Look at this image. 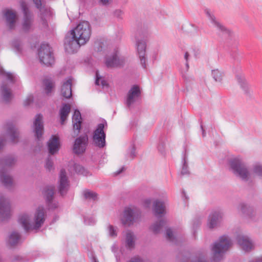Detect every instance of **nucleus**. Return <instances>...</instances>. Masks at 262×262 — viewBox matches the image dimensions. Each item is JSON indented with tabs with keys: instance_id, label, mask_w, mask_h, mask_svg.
Instances as JSON below:
<instances>
[{
	"instance_id": "nucleus-30",
	"label": "nucleus",
	"mask_w": 262,
	"mask_h": 262,
	"mask_svg": "<svg viewBox=\"0 0 262 262\" xmlns=\"http://www.w3.org/2000/svg\"><path fill=\"white\" fill-rule=\"evenodd\" d=\"M72 80L71 79H68L64 82L62 86L61 90V95L66 98H69L72 96Z\"/></svg>"
},
{
	"instance_id": "nucleus-45",
	"label": "nucleus",
	"mask_w": 262,
	"mask_h": 262,
	"mask_svg": "<svg viewBox=\"0 0 262 262\" xmlns=\"http://www.w3.org/2000/svg\"><path fill=\"white\" fill-rule=\"evenodd\" d=\"M33 101V97L32 95L27 96L24 102V104L26 106L30 105Z\"/></svg>"
},
{
	"instance_id": "nucleus-20",
	"label": "nucleus",
	"mask_w": 262,
	"mask_h": 262,
	"mask_svg": "<svg viewBox=\"0 0 262 262\" xmlns=\"http://www.w3.org/2000/svg\"><path fill=\"white\" fill-rule=\"evenodd\" d=\"M33 131L38 140L42 139V135L43 133V126L42 124V116L37 114L33 123Z\"/></svg>"
},
{
	"instance_id": "nucleus-64",
	"label": "nucleus",
	"mask_w": 262,
	"mask_h": 262,
	"mask_svg": "<svg viewBox=\"0 0 262 262\" xmlns=\"http://www.w3.org/2000/svg\"><path fill=\"white\" fill-rule=\"evenodd\" d=\"M94 222H95L94 220H93V219H92V224L94 223Z\"/></svg>"
},
{
	"instance_id": "nucleus-56",
	"label": "nucleus",
	"mask_w": 262,
	"mask_h": 262,
	"mask_svg": "<svg viewBox=\"0 0 262 262\" xmlns=\"http://www.w3.org/2000/svg\"><path fill=\"white\" fill-rule=\"evenodd\" d=\"M189 57V54L187 52H186L184 55V58H185L186 61H188Z\"/></svg>"
},
{
	"instance_id": "nucleus-15",
	"label": "nucleus",
	"mask_w": 262,
	"mask_h": 262,
	"mask_svg": "<svg viewBox=\"0 0 262 262\" xmlns=\"http://www.w3.org/2000/svg\"><path fill=\"white\" fill-rule=\"evenodd\" d=\"M42 194L50 208L55 209L58 207V202H53L54 195L53 187H46L42 191Z\"/></svg>"
},
{
	"instance_id": "nucleus-62",
	"label": "nucleus",
	"mask_w": 262,
	"mask_h": 262,
	"mask_svg": "<svg viewBox=\"0 0 262 262\" xmlns=\"http://www.w3.org/2000/svg\"><path fill=\"white\" fill-rule=\"evenodd\" d=\"M133 214H134V213H133V209H132V222H133V220H134V218H133Z\"/></svg>"
},
{
	"instance_id": "nucleus-38",
	"label": "nucleus",
	"mask_w": 262,
	"mask_h": 262,
	"mask_svg": "<svg viewBox=\"0 0 262 262\" xmlns=\"http://www.w3.org/2000/svg\"><path fill=\"white\" fill-rule=\"evenodd\" d=\"M95 84L98 85H101L102 88L107 87L108 84L107 82L99 75L98 72H96V79Z\"/></svg>"
},
{
	"instance_id": "nucleus-10",
	"label": "nucleus",
	"mask_w": 262,
	"mask_h": 262,
	"mask_svg": "<svg viewBox=\"0 0 262 262\" xmlns=\"http://www.w3.org/2000/svg\"><path fill=\"white\" fill-rule=\"evenodd\" d=\"M75 36L71 34L70 32L68 34L64 39V48L69 53H74L76 52L81 45H84L81 43Z\"/></svg>"
},
{
	"instance_id": "nucleus-37",
	"label": "nucleus",
	"mask_w": 262,
	"mask_h": 262,
	"mask_svg": "<svg viewBox=\"0 0 262 262\" xmlns=\"http://www.w3.org/2000/svg\"><path fill=\"white\" fill-rule=\"evenodd\" d=\"M43 83L45 85V90L46 91V93L47 95H49L53 89L54 86V84L53 81L51 79H45L43 81Z\"/></svg>"
},
{
	"instance_id": "nucleus-1",
	"label": "nucleus",
	"mask_w": 262,
	"mask_h": 262,
	"mask_svg": "<svg viewBox=\"0 0 262 262\" xmlns=\"http://www.w3.org/2000/svg\"><path fill=\"white\" fill-rule=\"evenodd\" d=\"M19 222L26 231L37 229L41 227L45 221V211L42 206L38 207L35 212L34 223L30 220V216L27 213H22L19 217Z\"/></svg>"
},
{
	"instance_id": "nucleus-23",
	"label": "nucleus",
	"mask_w": 262,
	"mask_h": 262,
	"mask_svg": "<svg viewBox=\"0 0 262 262\" xmlns=\"http://www.w3.org/2000/svg\"><path fill=\"white\" fill-rule=\"evenodd\" d=\"M4 15L6 18L7 26L10 29L15 28L16 15V13L10 10H6L4 11Z\"/></svg>"
},
{
	"instance_id": "nucleus-51",
	"label": "nucleus",
	"mask_w": 262,
	"mask_h": 262,
	"mask_svg": "<svg viewBox=\"0 0 262 262\" xmlns=\"http://www.w3.org/2000/svg\"><path fill=\"white\" fill-rule=\"evenodd\" d=\"M125 167L124 166L122 167L119 170L116 171L114 172V174L115 176H117L121 173L123 171L125 170Z\"/></svg>"
},
{
	"instance_id": "nucleus-34",
	"label": "nucleus",
	"mask_w": 262,
	"mask_h": 262,
	"mask_svg": "<svg viewBox=\"0 0 262 262\" xmlns=\"http://www.w3.org/2000/svg\"><path fill=\"white\" fill-rule=\"evenodd\" d=\"M82 194L84 199L89 201H95L98 199L97 193L89 189L84 190Z\"/></svg>"
},
{
	"instance_id": "nucleus-53",
	"label": "nucleus",
	"mask_w": 262,
	"mask_h": 262,
	"mask_svg": "<svg viewBox=\"0 0 262 262\" xmlns=\"http://www.w3.org/2000/svg\"><path fill=\"white\" fill-rule=\"evenodd\" d=\"M194 262H207V261L203 257H199L195 260Z\"/></svg>"
},
{
	"instance_id": "nucleus-52",
	"label": "nucleus",
	"mask_w": 262,
	"mask_h": 262,
	"mask_svg": "<svg viewBox=\"0 0 262 262\" xmlns=\"http://www.w3.org/2000/svg\"><path fill=\"white\" fill-rule=\"evenodd\" d=\"M132 262H143V260L138 256L134 257L132 258Z\"/></svg>"
},
{
	"instance_id": "nucleus-17",
	"label": "nucleus",
	"mask_w": 262,
	"mask_h": 262,
	"mask_svg": "<svg viewBox=\"0 0 262 262\" xmlns=\"http://www.w3.org/2000/svg\"><path fill=\"white\" fill-rule=\"evenodd\" d=\"M236 241L240 247L245 251H249L254 247L253 244L249 237L243 234H239L237 236Z\"/></svg>"
},
{
	"instance_id": "nucleus-58",
	"label": "nucleus",
	"mask_w": 262,
	"mask_h": 262,
	"mask_svg": "<svg viewBox=\"0 0 262 262\" xmlns=\"http://www.w3.org/2000/svg\"><path fill=\"white\" fill-rule=\"evenodd\" d=\"M185 66L186 71H188L189 69V64L188 61H186Z\"/></svg>"
},
{
	"instance_id": "nucleus-35",
	"label": "nucleus",
	"mask_w": 262,
	"mask_h": 262,
	"mask_svg": "<svg viewBox=\"0 0 262 262\" xmlns=\"http://www.w3.org/2000/svg\"><path fill=\"white\" fill-rule=\"evenodd\" d=\"M211 74L214 80L218 82H222L224 76V73L219 69L212 70Z\"/></svg>"
},
{
	"instance_id": "nucleus-59",
	"label": "nucleus",
	"mask_w": 262,
	"mask_h": 262,
	"mask_svg": "<svg viewBox=\"0 0 262 262\" xmlns=\"http://www.w3.org/2000/svg\"><path fill=\"white\" fill-rule=\"evenodd\" d=\"M20 257L19 256H15L14 257L15 260H19V259H20Z\"/></svg>"
},
{
	"instance_id": "nucleus-18",
	"label": "nucleus",
	"mask_w": 262,
	"mask_h": 262,
	"mask_svg": "<svg viewBox=\"0 0 262 262\" xmlns=\"http://www.w3.org/2000/svg\"><path fill=\"white\" fill-rule=\"evenodd\" d=\"M0 181L7 189L9 190L14 189L16 185L13 177L3 169L0 171Z\"/></svg>"
},
{
	"instance_id": "nucleus-61",
	"label": "nucleus",
	"mask_w": 262,
	"mask_h": 262,
	"mask_svg": "<svg viewBox=\"0 0 262 262\" xmlns=\"http://www.w3.org/2000/svg\"><path fill=\"white\" fill-rule=\"evenodd\" d=\"M84 221H85V223H86V224H89V225H90V224H91V223H90L88 222V221H87V220H86V219H85V220H84Z\"/></svg>"
},
{
	"instance_id": "nucleus-28",
	"label": "nucleus",
	"mask_w": 262,
	"mask_h": 262,
	"mask_svg": "<svg viewBox=\"0 0 262 262\" xmlns=\"http://www.w3.org/2000/svg\"><path fill=\"white\" fill-rule=\"evenodd\" d=\"M20 242V235L19 233L13 231L8 236L7 244L10 248L17 246Z\"/></svg>"
},
{
	"instance_id": "nucleus-2",
	"label": "nucleus",
	"mask_w": 262,
	"mask_h": 262,
	"mask_svg": "<svg viewBox=\"0 0 262 262\" xmlns=\"http://www.w3.org/2000/svg\"><path fill=\"white\" fill-rule=\"evenodd\" d=\"M121 226L124 228L122 232V242L126 248H131V230L128 228L131 225V207H125L119 216Z\"/></svg>"
},
{
	"instance_id": "nucleus-22",
	"label": "nucleus",
	"mask_w": 262,
	"mask_h": 262,
	"mask_svg": "<svg viewBox=\"0 0 262 262\" xmlns=\"http://www.w3.org/2000/svg\"><path fill=\"white\" fill-rule=\"evenodd\" d=\"M208 16L211 21L212 25L216 28L220 34H229L230 31L228 30L224 26L219 22L215 16L211 13L207 12Z\"/></svg>"
},
{
	"instance_id": "nucleus-4",
	"label": "nucleus",
	"mask_w": 262,
	"mask_h": 262,
	"mask_svg": "<svg viewBox=\"0 0 262 262\" xmlns=\"http://www.w3.org/2000/svg\"><path fill=\"white\" fill-rule=\"evenodd\" d=\"M231 244V241L229 237L226 235L221 236L212 247L214 260L216 261L220 260Z\"/></svg>"
},
{
	"instance_id": "nucleus-42",
	"label": "nucleus",
	"mask_w": 262,
	"mask_h": 262,
	"mask_svg": "<svg viewBox=\"0 0 262 262\" xmlns=\"http://www.w3.org/2000/svg\"><path fill=\"white\" fill-rule=\"evenodd\" d=\"M238 211L242 214H248L251 209L245 204H240L237 207Z\"/></svg>"
},
{
	"instance_id": "nucleus-3",
	"label": "nucleus",
	"mask_w": 262,
	"mask_h": 262,
	"mask_svg": "<svg viewBox=\"0 0 262 262\" xmlns=\"http://www.w3.org/2000/svg\"><path fill=\"white\" fill-rule=\"evenodd\" d=\"M0 74L4 78V81L0 88V96L3 101L9 103L12 100L13 95L9 86L5 81H8L13 84L15 82L16 77L14 74L6 72L2 68H0Z\"/></svg>"
},
{
	"instance_id": "nucleus-31",
	"label": "nucleus",
	"mask_w": 262,
	"mask_h": 262,
	"mask_svg": "<svg viewBox=\"0 0 262 262\" xmlns=\"http://www.w3.org/2000/svg\"><path fill=\"white\" fill-rule=\"evenodd\" d=\"M168 220L166 217L161 218L151 226L150 229L154 233H158L160 232L162 228L166 224Z\"/></svg>"
},
{
	"instance_id": "nucleus-44",
	"label": "nucleus",
	"mask_w": 262,
	"mask_h": 262,
	"mask_svg": "<svg viewBox=\"0 0 262 262\" xmlns=\"http://www.w3.org/2000/svg\"><path fill=\"white\" fill-rule=\"evenodd\" d=\"M253 172L258 176L262 177V165L256 164L253 167Z\"/></svg>"
},
{
	"instance_id": "nucleus-32",
	"label": "nucleus",
	"mask_w": 262,
	"mask_h": 262,
	"mask_svg": "<svg viewBox=\"0 0 262 262\" xmlns=\"http://www.w3.org/2000/svg\"><path fill=\"white\" fill-rule=\"evenodd\" d=\"M71 111V106L68 104H63L60 110V117L61 124H63L67 119Z\"/></svg>"
},
{
	"instance_id": "nucleus-39",
	"label": "nucleus",
	"mask_w": 262,
	"mask_h": 262,
	"mask_svg": "<svg viewBox=\"0 0 262 262\" xmlns=\"http://www.w3.org/2000/svg\"><path fill=\"white\" fill-rule=\"evenodd\" d=\"M107 232L110 237L115 238L117 236V228L112 225H109L107 227Z\"/></svg>"
},
{
	"instance_id": "nucleus-26",
	"label": "nucleus",
	"mask_w": 262,
	"mask_h": 262,
	"mask_svg": "<svg viewBox=\"0 0 262 262\" xmlns=\"http://www.w3.org/2000/svg\"><path fill=\"white\" fill-rule=\"evenodd\" d=\"M59 141L58 137L53 136L48 142V147L49 153L54 155L59 149Z\"/></svg>"
},
{
	"instance_id": "nucleus-41",
	"label": "nucleus",
	"mask_w": 262,
	"mask_h": 262,
	"mask_svg": "<svg viewBox=\"0 0 262 262\" xmlns=\"http://www.w3.org/2000/svg\"><path fill=\"white\" fill-rule=\"evenodd\" d=\"M73 168L75 172L77 174L84 175L86 173L84 167L79 164L76 163L74 164L73 165Z\"/></svg>"
},
{
	"instance_id": "nucleus-47",
	"label": "nucleus",
	"mask_w": 262,
	"mask_h": 262,
	"mask_svg": "<svg viewBox=\"0 0 262 262\" xmlns=\"http://www.w3.org/2000/svg\"><path fill=\"white\" fill-rule=\"evenodd\" d=\"M126 104L128 107L131 104V90H129L127 93Z\"/></svg>"
},
{
	"instance_id": "nucleus-48",
	"label": "nucleus",
	"mask_w": 262,
	"mask_h": 262,
	"mask_svg": "<svg viewBox=\"0 0 262 262\" xmlns=\"http://www.w3.org/2000/svg\"><path fill=\"white\" fill-rule=\"evenodd\" d=\"M181 173L182 174H187L188 173V170L187 169V165L186 164V161L184 162L183 166L182 169Z\"/></svg>"
},
{
	"instance_id": "nucleus-40",
	"label": "nucleus",
	"mask_w": 262,
	"mask_h": 262,
	"mask_svg": "<svg viewBox=\"0 0 262 262\" xmlns=\"http://www.w3.org/2000/svg\"><path fill=\"white\" fill-rule=\"evenodd\" d=\"M12 46L15 52L20 53L23 50V43L19 40H14L12 42Z\"/></svg>"
},
{
	"instance_id": "nucleus-29",
	"label": "nucleus",
	"mask_w": 262,
	"mask_h": 262,
	"mask_svg": "<svg viewBox=\"0 0 262 262\" xmlns=\"http://www.w3.org/2000/svg\"><path fill=\"white\" fill-rule=\"evenodd\" d=\"M141 90L137 85H132V105L140 104L141 102Z\"/></svg>"
},
{
	"instance_id": "nucleus-43",
	"label": "nucleus",
	"mask_w": 262,
	"mask_h": 262,
	"mask_svg": "<svg viewBox=\"0 0 262 262\" xmlns=\"http://www.w3.org/2000/svg\"><path fill=\"white\" fill-rule=\"evenodd\" d=\"M166 238L171 242H175V236L173 231L170 228H168L166 230Z\"/></svg>"
},
{
	"instance_id": "nucleus-21",
	"label": "nucleus",
	"mask_w": 262,
	"mask_h": 262,
	"mask_svg": "<svg viewBox=\"0 0 262 262\" xmlns=\"http://www.w3.org/2000/svg\"><path fill=\"white\" fill-rule=\"evenodd\" d=\"M124 62V58L118 56V53L116 52L112 56L106 58L105 64L108 68H114L121 66Z\"/></svg>"
},
{
	"instance_id": "nucleus-14",
	"label": "nucleus",
	"mask_w": 262,
	"mask_h": 262,
	"mask_svg": "<svg viewBox=\"0 0 262 262\" xmlns=\"http://www.w3.org/2000/svg\"><path fill=\"white\" fill-rule=\"evenodd\" d=\"M69 188V181L64 169H61L58 181V191L61 195L66 194Z\"/></svg>"
},
{
	"instance_id": "nucleus-9",
	"label": "nucleus",
	"mask_w": 262,
	"mask_h": 262,
	"mask_svg": "<svg viewBox=\"0 0 262 262\" xmlns=\"http://www.w3.org/2000/svg\"><path fill=\"white\" fill-rule=\"evenodd\" d=\"M38 56L40 62L46 65H52L54 61L51 48L48 44H41L38 49Z\"/></svg>"
},
{
	"instance_id": "nucleus-60",
	"label": "nucleus",
	"mask_w": 262,
	"mask_h": 262,
	"mask_svg": "<svg viewBox=\"0 0 262 262\" xmlns=\"http://www.w3.org/2000/svg\"><path fill=\"white\" fill-rule=\"evenodd\" d=\"M201 128H202V129L203 136L204 137L205 136V130H204L202 126H201Z\"/></svg>"
},
{
	"instance_id": "nucleus-63",
	"label": "nucleus",
	"mask_w": 262,
	"mask_h": 262,
	"mask_svg": "<svg viewBox=\"0 0 262 262\" xmlns=\"http://www.w3.org/2000/svg\"><path fill=\"white\" fill-rule=\"evenodd\" d=\"M112 248V251H114V250H115V246H113Z\"/></svg>"
},
{
	"instance_id": "nucleus-24",
	"label": "nucleus",
	"mask_w": 262,
	"mask_h": 262,
	"mask_svg": "<svg viewBox=\"0 0 262 262\" xmlns=\"http://www.w3.org/2000/svg\"><path fill=\"white\" fill-rule=\"evenodd\" d=\"M222 217V213L219 211L211 213L208 217L207 226L210 229L215 227L220 219Z\"/></svg>"
},
{
	"instance_id": "nucleus-19",
	"label": "nucleus",
	"mask_w": 262,
	"mask_h": 262,
	"mask_svg": "<svg viewBox=\"0 0 262 262\" xmlns=\"http://www.w3.org/2000/svg\"><path fill=\"white\" fill-rule=\"evenodd\" d=\"M152 210L154 215L159 218L165 217L166 214V204L165 202L156 200L153 202Z\"/></svg>"
},
{
	"instance_id": "nucleus-54",
	"label": "nucleus",
	"mask_w": 262,
	"mask_h": 262,
	"mask_svg": "<svg viewBox=\"0 0 262 262\" xmlns=\"http://www.w3.org/2000/svg\"><path fill=\"white\" fill-rule=\"evenodd\" d=\"M145 205L146 207H148L150 206L151 204V200L150 199H146L144 201Z\"/></svg>"
},
{
	"instance_id": "nucleus-33",
	"label": "nucleus",
	"mask_w": 262,
	"mask_h": 262,
	"mask_svg": "<svg viewBox=\"0 0 262 262\" xmlns=\"http://www.w3.org/2000/svg\"><path fill=\"white\" fill-rule=\"evenodd\" d=\"M17 159L14 156H8L0 160V165L1 166H11L15 164Z\"/></svg>"
},
{
	"instance_id": "nucleus-11",
	"label": "nucleus",
	"mask_w": 262,
	"mask_h": 262,
	"mask_svg": "<svg viewBox=\"0 0 262 262\" xmlns=\"http://www.w3.org/2000/svg\"><path fill=\"white\" fill-rule=\"evenodd\" d=\"M11 215V206L9 199L0 194V221L8 219Z\"/></svg>"
},
{
	"instance_id": "nucleus-50",
	"label": "nucleus",
	"mask_w": 262,
	"mask_h": 262,
	"mask_svg": "<svg viewBox=\"0 0 262 262\" xmlns=\"http://www.w3.org/2000/svg\"><path fill=\"white\" fill-rule=\"evenodd\" d=\"M5 142V139L4 137H0V150L3 148Z\"/></svg>"
},
{
	"instance_id": "nucleus-5",
	"label": "nucleus",
	"mask_w": 262,
	"mask_h": 262,
	"mask_svg": "<svg viewBox=\"0 0 262 262\" xmlns=\"http://www.w3.org/2000/svg\"><path fill=\"white\" fill-rule=\"evenodd\" d=\"M70 33L75 36L81 43L85 44L89 40L91 35L90 25L87 21H82L75 29L72 30Z\"/></svg>"
},
{
	"instance_id": "nucleus-49",
	"label": "nucleus",
	"mask_w": 262,
	"mask_h": 262,
	"mask_svg": "<svg viewBox=\"0 0 262 262\" xmlns=\"http://www.w3.org/2000/svg\"><path fill=\"white\" fill-rule=\"evenodd\" d=\"M112 2V0H99V3L102 5H108Z\"/></svg>"
},
{
	"instance_id": "nucleus-57",
	"label": "nucleus",
	"mask_w": 262,
	"mask_h": 262,
	"mask_svg": "<svg viewBox=\"0 0 262 262\" xmlns=\"http://www.w3.org/2000/svg\"><path fill=\"white\" fill-rule=\"evenodd\" d=\"M251 262H262V257H258Z\"/></svg>"
},
{
	"instance_id": "nucleus-55",
	"label": "nucleus",
	"mask_w": 262,
	"mask_h": 262,
	"mask_svg": "<svg viewBox=\"0 0 262 262\" xmlns=\"http://www.w3.org/2000/svg\"><path fill=\"white\" fill-rule=\"evenodd\" d=\"M132 157H135L137 155V153L135 151V147H134V146H132Z\"/></svg>"
},
{
	"instance_id": "nucleus-8",
	"label": "nucleus",
	"mask_w": 262,
	"mask_h": 262,
	"mask_svg": "<svg viewBox=\"0 0 262 262\" xmlns=\"http://www.w3.org/2000/svg\"><path fill=\"white\" fill-rule=\"evenodd\" d=\"M105 125L107 126L106 123L98 124L93 132V143L95 146L100 148H103L106 145V135L104 130Z\"/></svg>"
},
{
	"instance_id": "nucleus-27",
	"label": "nucleus",
	"mask_w": 262,
	"mask_h": 262,
	"mask_svg": "<svg viewBox=\"0 0 262 262\" xmlns=\"http://www.w3.org/2000/svg\"><path fill=\"white\" fill-rule=\"evenodd\" d=\"M36 8L38 9L40 12V17L43 20L45 17L50 16L51 15V11L50 8L42 5L41 0H33Z\"/></svg>"
},
{
	"instance_id": "nucleus-7",
	"label": "nucleus",
	"mask_w": 262,
	"mask_h": 262,
	"mask_svg": "<svg viewBox=\"0 0 262 262\" xmlns=\"http://www.w3.org/2000/svg\"><path fill=\"white\" fill-rule=\"evenodd\" d=\"M136 52L141 67L146 70L148 67V59L146 52L147 43L143 39H136Z\"/></svg>"
},
{
	"instance_id": "nucleus-46",
	"label": "nucleus",
	"mask_w": 262,
	"mask_h": 262,
	"mask_svg": "<svg viewBox=\"0 0 262 262\" xmlns=\"http://www.w3.org/2000/svg\"><path fill=\"white\" fill-rule=\"evenodd\" d=\"M46 168L48 170H51L53 168V163L51 160L48 159L46 163Z\"/></svg>"
},
{
	"instance_id": "nucleus-36",
	"label": "nucleus",
	"mask_w": 262,
	"mask_h": 262,
	"mask_svg": "<svg viewBox=\"0 0 262 262\" xmlns=\"http://www.w3.org/2000/svg\"><path fill=\"white\" fill-rule=\"evenodd\" d=\"M237 80L243 90L245 92H247L249 89V85L245 77L242 75H238L237 76Z\"/></svg>"
},
{
	"instance_id": "nucleus-12",
	"label": "nucleus",
	"mask_w": 262,
	"mask_h": 262,
	"mask_svg": "<svg viewBox=\"0 0 262 262\" xmlns=\"http://www.w3.org/2000/svg\"><path fill=\"white\" fill-rule=\"evenodd\" d=\"M21 7L24 14V18L22 21V29L24 31L28 32L31 30L32 27V14L28 10L27 5L25 2L21 3Z\"/></svg>"
},
{
	"instance_id": "nucleus-16",
	"label": "nucleus",
	"mask_w": 262,
	"mask_h": 262,
	"mask_svg": "<svg viewBox=\"0 0 262 262\" xmlns=\"http://www.w3.org/2000/svg\"><path fill=\"white\" fill-rule=\"evenodd\" d=\"M6 136L9 137L12 143H17L18 141L19 133L18 129L11 122L7 123L4 126Z\"/></svg>"
},
{
	"instance_id": "nucleus-25",
	"label": "nucleus",
	"mask_w": 262,
	"mask_h": 262,
	"mask_svg": "<svg viewBox=\"0 0 262 262\" xmlns=\"http://www.w3.org/2000/svg\"><path fill=\"white\" fill-rule=\"evenodd\" d=\"M73 129L76 135H78L81 129V116L78 110H75L72 117Z\"/></svg>"
},
{
	"instance_id": "nucleus-13",
	"label": "nucleus",
	"mask_w": 262,
	"mask_h": 262,
	"mask_svg": "<svg viewBox=\"0 0 262 262\" xmlns=\"http://www.w3.org/2000/svg\"><path fill=\"white\" fill-rule=\"evenodd\" d=\"M88 141L87 135L80 136L77 138L74 142L73 147V152L77 155L83 154L86 149Z\"/></svg>"
},
{
	"instance_id": "nucleus-6",
	"label": "nucleus",
	"mask_w": 262,
	"mask_h": 262,
	"mask_svg": "<svg viewBox=\"0 0 262 262\" xmlns=\"http://www.w3.org/2000/svg\"><path fill=\"white\" fill-rule=\"evenodd\" d=\"M229 164L232 171L237 177L244 181L248 180L250 172L242 159L239 158L232 159Z\"/></svg>"
}]
</instances>
